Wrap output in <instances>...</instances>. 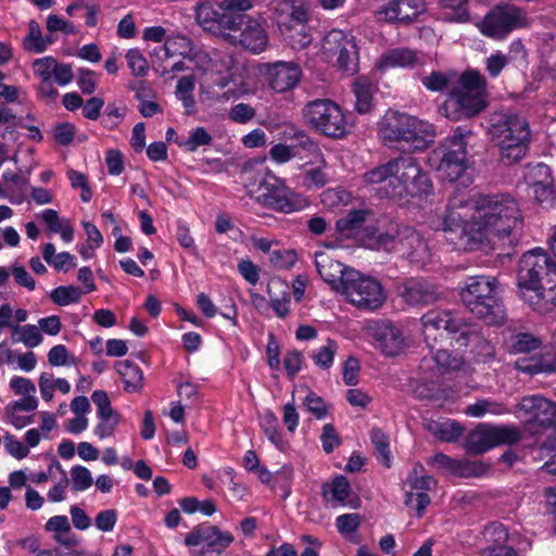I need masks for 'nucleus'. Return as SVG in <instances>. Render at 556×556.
Here are the masks:
<instances>
[{"instance_id":"f257e3e1","label":"nucleus","mask_w":556,"mask_h":556,"mask_svg":"<svg viewBox=\"0 0 556 556\" xmlns=\"http://www.w3.org/2000/svg\"><path fill=\"white\" fill-rule=\"evenodd\" d=\"M523 217L508 194L456 195L442 220L444 238L456 250L490 252L517 243Z\"/></svg>"},{"instance_id":"f03ea898","label":"nucleus","mask_w":556,"mask_h":556,"mask_svg":"<svg viewBox=\"0 0 556 556\" xmlns=\"http://www.w3.org/2000/svg\"><path fill=\"white\" fill-rule=\"evenodd\" d=\"M152 63L155 73L162 77H175L182 72L216 76L214 84L226 89L213 97L219 103L237 100L248 93L240 76L241 65L232 55L214 53L211 56L186 35H168L162 46L154 48Z\"/></svg>"},{"instance_id":"7ed1b4c3","label":"nucleus","mask_w":556,"mask_h":556,"mask_svg":"<svg viewBox=\"0 0 556 556\" xmlns=\"http://www.w3.org/2000/svg\"><path fill=\"white\" fill-rule=\"evenodd\" d=\"M363 184L374 188L381 198L403 202L421 200L433 191L429 175L412 156H400L367 170Z\"/></svg>"},{"instance_id":"20e7f679","label":"nucleus","mask_w":556,"mask_h":556,"mask_svg":"<svg viewBox=\"0 0 556 556\" xmlns=\"http://www.w3.org/2000/svg\"><path fill=\"white\" fill-rule=\"evenodd\" d=\"M422 336L430 350L439 339L450 338L457 349H470L471 353L489 355L491 346L480 334L477 326L466 323L458 314L448 309H431L422 315Z\"/></svg>"},{"instance_id":"39448f33","label":"nucleus","mask_w":556,"mask_h":556,"mask_svg":"<svg viewBox=\"0 0 556 556\" xmlns=\"http://www.w3.org/2000/svg\"><path fill=\"white\" fill-rule=\"evenodd\" d=\"M378 134L386 144L420 151L433 141L434 128L413 115L389 110L378 123Z\"/></svg>"},{"instance_id":"423d86ee","label":"nucleus","mask_w":556,"mask_h":556,"mask_svg":"<svg viewBox=\"0 0 556 556\" xmlns=\"http://www.w3.org/2000/svg\"><path fill=\"white\" fill-rule=\"evenodd\" d=\"M488 132L500 148L501 160L507 165L522 160L531 138L525 116L513 111H498L491 115Z\"/></svg>"},{"instance_id":"0eeeda50","label":"nucleus","mask_w":556,"mask_h":556,"mask_svg":"<svg viewBox=\"0 0 556 556\" xmlns=\"http://www.w3.org/2000/svg\"><path fill=\"white\" fill-rule=\"evenodd\" d=\"M458 84L459 88L452 91L439 109L440 113L451 121L471 118L488 106L486 79L479 72H464Z\"/></svg>"},{"instance_id":"6e6552de","label":"nucleus","mask_w":556,"mask_h":556,"mask_svg":"<svg viewBox=\"0 0 556 556\" xmlns=\"http://www.w3.org/2000/svg\"><path fill=\"white\" fill-rule=\"evenodd\" d=\"M464 305L486 325H501L505 311L497 295V279L491 276H472L464 281L459 292Z\"/></svg>"},{"instance_id":"1a4fd4ad","label":"nucleus","mask_w":556,"mask_h":556,"mask_svg":"<svg viewBox=\"0 0 556 556\" xmlns=\"http://www.w3.org/2000/svg\"><path fill=\"white\" fill-rule=\"evenodd\" d=\"M253 7L254 0L202 1L195 9V18L203 29L227 40V33H238L247 18L251 17L245 12Z\"/></svg>"},{"instance_id":"9d476101","label":"nucleus","mask_w":556,"mask_h":556,"mask_svg":"<svg viewBox=\"0 0 556 556\" xmlns=\"http://www.w3.org/2000/svg\"><path fill=\"white\" fill-rule=\"evenodd\" d=\"M361 241L370 250L401 252L410 263L421 267L430 262L432 255L428 243L412 228H405L397 238H393L374 227H367L362 233Z\"/></svg>"},{"instance_id":"9b49d317","label":"nucleus","mask_w":556,"mask_h":556,"mask_svg":"<svg viewBox=\"0 0 556 556\" xmlns=\"http://www.w3.org/2000/svg\"><path fill=\"white\" fill-rule=\"evenodd\" d=\"M303 118L315 131L334 139L348 135L353 123L349 113L330 99H317L303 109Z\"/></svg>"},{"instance_id":"f8f14e48","label":"nucleus","mask_w":556,"mask_h":556,"mask_svg":"<svg viewBox=\"0 0 556 556\" xmlns=\"http://www.w3.org/2000/svg\"><path fill=\"white\" fill-rule=\"evenodd\" d=\"M470 135L469 128L459 126L433 151L430 162L439 160L435 169L442 179L457 181L466 174L469 168L466 147Z\"/></svg>"},{"instance_id":"ddd939ff","label":"nucleus","mask_w":556,"mask_h":556,"mask_svg":"<svg viewBox=\"0 0 556 556\" xmlns=\"http://www.w3.org/2000/svg\"><path fill=\"white\" fill-rule=\"evenodd\" d=\"M258 199L266 207L283 214H291L304 210L308 205L306 197L294 192L285 180L265 168L260 181Z\"/></svg>"},{"instance_id":"4468645a","label":"nucleus","mask_w":556,"mask_h":556,"mask_svg":"<svg viewBox=\"0 0 556 556\" xmlns=\"http://www.w3.org/2000/svg\"><path fill=\"white\" fill-rule=\"evenodd\" d=\"M340 294L356 308L366 312L381 308L387 300V292L380 281L358 270H352L346 275Z\"/></svg>"},{"instance_id":"2eb2a0df","label":"nucleus","mask_w":556,"mask_h":556,"mask_svg":"<svg viewBox=\"0 0 556 556\" xmlns=\"http://www.w3.org/2000/svg\"><path fill=\"white\" fill-rule=\"evenodd\" d=\"M528 14L514 4H497L477 23V27L485 37L503 40L510 33L528 27Z\"/></svg>"},{"instance_id":"dca6fc26","label":"nucleus","mask_w":556,"mask_h":556,"mask_svg":"<svg viewBox=\"0 0 556 556\" xmlns=\"http://www.w3.org/2000/svg\"><path fill=\"white\" fill-rule=\"evenodd\" d=\"M553 281H556V264L543 249H533L521 256L517 276L519 291Z\"/></svg>"},{"instance_id":"f3484780","label":"nucleus","mask_w":556,"mask_h":556,"mask_svg":"<svg viewBox=\"0 0 556 556\" xmlns=\"http://www.w3.org/2000/svg\"><path fill=\"white\" fill-rule=\"evenodd\" d=\"M370 344L386 357L404 354L412 344L410 337L390 321H370L366 327Z\"/></svg>"},{"instance_id":"a211bd4d","label":"nucleus","mask_w":556,"mask_h":556,"mask_svg":"<svg viewBox=\"0 0 556 556\" xmlns=\"http://www.w3.org/2000/svg\"><path fill=\"white\" fill-rule=\"evenodd\" d=\"M520 439L521 432L516 426L481 424L469 434L468 446L471 452L481 454L498 445L516 443Z\"/></svg>"},{"instance_id":"6ab92c4d","label":"nucleus","mask_w":556,"mask_h":556,"mask_svg":"<svg viewBox=\"0 0 556 556\" xmlns=\"http://www.w3.org/2000/svg\"><path fill=\"white\" fill-rule=\"evenodd\" d=\"M514 414L526 424L528 430L533 434L539 432L534 426L556 427V405L542 396L523 397L516 406Z\"/></svg>"},{"instance_id":"aec40b11","label":"nucleus","mask_w":556,"mask_h":556,"mask_svg":"<svg viewBox=\"0 0 556 556\" xmlns=\"http://www.w3.org/2000/svg\"><path fill=\"white\" fill-rule=\"evenodd\" d=\"M321 51L329 62H336L342 70H355L357 47L350 34L340 29L330 30L323 40Z\"/></svg>"},{"instance_id":"412c9836","label":"nucleus","mask_w":556,"mask_h":556,"mask_svg":"<svg viewBox=\"0 0 556 556\" xmlns=\"http://www.w3.org/2000/svg\"><path fill=\"white\" fill-rule=\"evenodd\" d=\"M31 67L34 75L40 80L39 91L49 98H53L58 94L53 83L64 87L74 78L71 65L60 63L53 56L36 59Z\"/></svg>"},{"instance_id":"4be33fe9","label":"nucleus","mask_w":556,"mask_h":556,"mask_svg":"<svg viewBox=\"0 0 556 556\" xmlns=\"http://www.w3.org/2000/svg\"><path fill=\"white\" fill-rule=\"evenodd\" d=\"M233 542L229 532H222L216 527H200L189 532L185 544L190 547H200L191 551L190 556H220Z\"/></svg>"},{"instance_id":"5701e85b","label":"nucleus","mask_w":556,"mask_h":556,"mask_svg":"<svg viewBox=\"0 0 556 556\" xmlns=\"http://www.w3.org/2000/svg\"><path fill=\"white\" fill-rule=\"evenodd\" d=\"M434 484L432 477L425 473L422 465L415 464L408 477L404 481L405 505L416 510L417 517H422L430 504L428 491Z\"/></svg>"},{"instance_id":"b1692460","label":"nucleus","mask_w":556,"mask_h":556,"mask_svg":"<svg viewBox=\"0 0 556 556\" xmlns=\"http://www.w3.org/2000/svg\"><path fill=\"white\" fill-rule=\"evenodd\" d=\"M270 11L281 34L287 35L295 26L303 27L308 22L311 3L308 0H274Z\"/></svg>"},{"instance_id":"393cba45","label":"nucleus","mask_w":556,"mask_h":556,"mask_svg":"<svg viewBox=\"0 0 556 556\" xmlns=\"http://www.w3.org/2000/svg\"><path fill=\"white\" fill-rule=\"evenodd\" d=\"M264 23L263 17L256 18L251 16L247 18L238 33H227V41L233 46H240L254 54H258L268 46V35Z\"/></svg>"},{"instance_id":"a878e982","label":"nucleus","mask_w":556,"mask_h":556,"mask_svg":"<svg viewBox=\"0 0 556 556\" xmlns=\"http://www.w3.org/2000/svg\"><path fill=\"white\" fill-rule=\"evenodd\" d=\"M429 356H425L420 363V370L425 375L426 381H435L440 377L459 371L464 366L463 357L453 355L445 349L434 348Z\"/></svg>"},{"instance_id":"bb28decb","label":"nucleus","mask_w":556,"mask_h":556,"mask_svg":"<svg viewBox=\"0 0 556 556\" xmlns=\"http://www.w3.org/2000/svg\"><path fill=\"white\" fill-rule=\"evenodd\" d=\"M425 10V0H390L376 12L378 21L407 23Z\"/></svg>"},{"instance_id":"cd10ccee","label":"nucleus","mask_w":556,"mask_h":556,"mask_svg":"<svg viewBox=\"0 0 556 556\" xmlns=\"http://www.w3.org/2000/svg\"><path fill=\"white\" fill-rule=\"evenodd\" d=\"M315 265L321 279L338 293H341L343 289L346 275L354 270L353 268L345 267L341 262L333 260L325 251L315 253Z\"/></svg>"},{"instance_id":"c85d7f7f","label":"nucleus","mask_w":556,"mask_h":556,"mask_svg":"<svg viewBox=\"0 0 556 556\" xmlns=\"http://www.w3.org/2000/svg\"><path fill=\"white\" fill-rule=\"evenodd\" d=\"M267 80L273 90L286 92L293 89L300 81L302 71L293 62H276L267 65Z\"/></svg>"},{"instance_id":"c756f323","label":"nucleus","mask_w":556,"mask_h":556,"mask_svg":"<svg viewBox=\"0 0 556 556\" xmlns=\"http://www.w3.org/2000/svg\"><path fill=\"white\" fill-rule=\"evenodd\" d=\"M424 64V58L408 48H394L382 53L375 63V68L387 72L391 68H414Z\"/></svg>"},{"instance_id":"7c9ffc66","label":"nucleus","mask_w":556,"mask_h":556,"mask_svg":"<svg viewBox=\"0 0 556 556\" xmlns=\"http://www.w3.org/2000/svg\"><path fill=\"white\" fill-rule=\"evenodd\" d=\"M531 290L519 291L521 299L540 314L556 311V281L534 286Z\"/></svg>"},{"instance_id":"2f4dec72","label":"nucleus","mask_w":556,"mask_h":556,"mask_svg":"<svg viewBox=\"0 0 556 556\" xmlns=\"http://www.w3.org/2000/svg\"><path fill=\"white\" fill-rule=\"evenodd\" d=\"M305 147L312 159L307 164H314L315 167L307 168L304 172L303 184L307 188H323L328 182L326 169L328 164L320 148L309 139H306Z\"/></svg>"},{"instance_id":"473e14b6","label":"nucleus","mask_w":556,"mask_h":556,"mask_svg":"<svg viewBox=\"0 0 556 556\" xmlns=\"http://www.w3.org/2000/svg\"><path fill=\"white\" fill-rule=\"evenodd\" d=\"M38 407L37 397L21 399L10 402L5 405L3 412V420L12 425L16 429L25 428L33 424V416L24 415L23 413H33Z\"/></svg>"},{"instance_id":"72a5a7b5","label":"nucleus","mask_w":556,"mask_h":556,"mask_svg":"<svg viewBox=\"0 0 556 556\" xmlns=\"http://www.w3.org/2000/svg\"><path fill=\"white\" fill-rule=\"evenodd\" d=\"M351 486L344 476H336L331 481L323 485V496L326 502L333 507L350 506L355 507L354 501L350 500Z\"/></svg>"},{"instance_id":"f704fd0d","label":"nucleus","mask_w":556,"mask_h":556,"mask_svg":"<svg viewBox=\"0 0 556 556\" xmlns=\"http://www.w3.org/2000/svg\"><path fill=\"white\" fill-rule=\"evenodd\" d=\"M401 295L412 305L427 304L435 300L432 287L424 280L410 279L403 286Z\"/></svg>"},{"instance_id":"c9c22d12","label":"nucleus","mask_w":556,"mask_h":556,"mask_svg":"<svg viewBox=\"0 0 556 556\" xmlns=\"http://www.w3.org/2000/svg\"><path fill=\"white\" fill-rule=\"evenodd\" d=\"M115 370L124 383L126 392H138L143 387V372L141 368L129 359L116 362Z\"/></svg>"},{"instance_id":"e433bc0d","label":"nucleus","mask_w":556,"mask_h":556,"mask_svg":"<svg viewBox=\"0 0 556 556\" xmlns=\"http://www.w3.org/2000/svg\"><path fill=\"white\" fill-rule=\"evenodd\" d=\"M516 368L528 374L552 372L556 369V357L551 353H534L529 358L517 359Z\"/></svg>"},{"instance_id":"4c0bfd02","label":"nucleus","mask_w":556,"mask_h":556,"mask_svg":"<svg viewBox=\"0 0 556 556\" xmlns=\"http://www.w3.org/2000/svg\"><path fill=\"white\" fill-rule=\"evenodd\" d=\"M353 91L356 98L355 109L359 114L371 111L374 96L377 91L376 85L365 76L358 77L353 84Z\"/></svg>"},{"instance_id":"58836bf2","label":"nucleus","mask_w":556,"mask_h":556,"mask_svg":"<svg viewBox=\"0 0 556 556\" xmlns=\"http://www.w3.org/2000/svg\"><path fill=\"white\" fill-rule=\"evenodd\" d=\"M197 75L200 74L191 72V74L180 77L176 84L175 97L181 102L185 113L188 115L194 114L197 111V103L193 96Z\"/></svg>"},{"instance_id":"ea45409f","label":"nucleus","mask_w":556,"mask_h":556,"mask_svg":"<svg viewBox=\"0 0 556 556\" xmlns=\"http://www.w3.org/2000/svg\"><path fill=\"white\" fill-rule=\"evenodd\" d=\"M371 215L372 212L366 207L351 210L345 216L337 220V230L343 237H351Z\"/></svg>"},{"instance_id":"a19ab883","label":"nucleus","mask_w":556,"mask_h":556,"mask_svg":"<svg viewBox=\"0 0 556 556\" xmlns=\"http://www.w3.org/2000/svg\"><path fill=\"white\" fill-rule=\"evenodd\" d=\"M464 413L473 418H482L485 415H506L510 414L511 410L502 402H497L491 399H479L475 403L468 405Z\"/></svg>"},{"instance_id":"79ce46f5","label":"nucleus","mask_w":556,"mask_h":556,"mask_svg":"<svg viewBox=\"0 0 556 556\" xmlns=\"http://www.w3.org/2000/svg\"><path fill=\"white\" fill-rule=\"evenodd\" d=\"M45 531L51 533L56 543L65 546L74 544L72 529L68 518L65 515H56L48 519Z\"/></svg>"},{"instance_id":"37998d69","label":"nucleus","mask_w":556,"mask_h":556,"mask_svg":"<svg viewBox=\"0 0 556 556\" xmlns=\"http://www.w3.org/2000/svg\"><path fill=\"white\" fill-rule=\"evenodd\" d=\"M38 387L41 399L45 402H51L54 392L60 391L62 394H67L71 391V383L64 378H54L52 374L42 372L38 379Z\"/></svg>"},{"instance_id":"c03bdc74","label":"nucleus","mask_w":556,"mask_h":556,"mask_svg":"<svg viewBox=\"0 0 556 556\" xmlns=\"http://www.w3.org/2000/svg\"><path fill=\"white\" fill-rule=\"evenodd\" d=\"M53 38L48 35L43 36L39 24L36 21L28 23V33L23 39V47L25 50L34 53L45 52L50 45L53 43Z\"/></svg>"},{"instance_id":"a18cd8bd","label":"nucleus","mask_w":556,"mask_h":556,"mask_svg":"<svg viewBox=\"0 0 556 556\" xmlns=\"http://www.w3.org/2000/svg\"><path fill=\"white\" fill-rule=\"evenodd\" d=\"M261 428L271 444L281 452L289 447L288 441L285 439L282 431L279 429L278 419L271 412H266L260 421Z\"/></svg>"},{"instance_id":"49530a36","label":"nucleus","mask_w":556,"mask_h":556,"mask_svg":"<svg viewBox=\"0 0 556 556\" xmlns=\"http://www.w3.org/2000/svg\"><path fill=\"white\" fill-rule=\"evenodd\" d=\"M11 341L12 343H22L28 349H34L43 342V336L40 333L37 325H17L12 329Z\"/></svg>"},{"instance_id":"de8ad7c7","label":"nucleus","mask_w":556,"mask_h":556,"mask_svg":"<svg viewBox=\"0 0 556 556\" xmlns=\"http://www.w3.org/2000/svg\"><path fill=\"white\" fill-rule=\"evenodd\" d=\"M483 534L490 545L517 544L519 538L517 532H509L501 522H492L488 525Z\"/></svg>"},{"instance_id":"09e8293b","label":"nucleus","mask_w":556,"mask_h":556,"mask_svg":"<svg viewBox=\"0 0 556 556\" xmlns=\"http://www.w3.org/2000/svg\"><path fill=\"white\" fill-rule=\"evenodd\" d=\"M432 462L439 468H442L455 476H470L477 473L475 469V467L478 466L477 464L463 463L453 459L445 454H437Z\"/></svg>"},{"instance_id":"8fccbe9b","label":"nucleus","mask_w":556,"mask_h":556,"mask_svg":"<svg viewBox=\"0 0 556 556\" xmlns=\"http://www.w3.org/2000/svg\"><path fill=\"white\" fill-rule=\"evenodd\" d=\"M84 291L76 286H60L51 290L49 298L59 306L76 304L81 300Z\"/></svg>"},{"instance_id":"3c124183","label":"nucleus","mask_w":556,"mask_h":556,"mask_svg":"<svg viewBox=\"0 0 556 556\" xmlns=\"http://www.w3.org/2000/svg\"><path fill=\"white\" fill-rule=\"evenodd\" d=\"M305 141L299 144H274L269 150V157L277 164H283L300 155L301 150H306Z\"/></svg>"},{"instance_id":"603ef678","label":"nucleus","mask_w":556,"mask_h":556,"mask_svg":"<svg viewBox=\"0 0 556 556\" xmlns=\"http://www.w3.org/2000/svg\"><path fill=\"white\" fill-rule=\"evenodd\" d=\"M58 470L61 473L60 480L48 491V500L52 503H60L66 498V490L68 488V478L66 471L62 468L59 462H53L49 465V471Z\"/></svg>"},{"instance_id":"864d4df0","label":"nucleus","mask_w":556,"mask_h":556,"mask_svg":"<svg viewBox=\"0 0 556 556\" xmlns=\"http://www.w3.org/2000/svg\"><path fill=\"white\" fill-rule=\"evenodd\" d=\"M430 429L435 437L446 442L456 441L463 433V428L451 419L433 422Z\"/></svg>"},{"instance_id":"5fc2aeb1","label":"nucleus","mask_w":556,"mask_h":556,"mask_svg":"<svg viewBox=\"0 0 556 556\" xmlns=\"http://www.w3.org/2000/svg\"><path fill=\"white\" fill-rule=\"evenodd\" d=\"M541 346L540 339L529 334V333H518L510 339L508 349L511 353L519 354H529L534 352L536 349Z\"/></svg>"},{"instance_id":"6e6d98bb","label":"nucleus","mask_w":556,"mask_h":556,"mask_svg":"<svg viewBox=\"0 0 556 556\" xmlns=\"http://www.w3.org/2000/svg\"><path fill=\"white\" fill-rule=\"evenodd\" d=\"M553 179L551 168L543 163L529 165L525 174V180L529 188L543 185L545 181L548 182Z\"/></svg>"},{"instance_id":"4d7b16f0","label":"nucleus","mask_w":556,"mask_h":556,"mask_svg":"<svg viewBox=\"0 0 556 556\" xmlns=\"http://www.w3.org/2000/svg\"><path fill=\"white\" fill-rule=\"evenodd\" d=\"M212 136L204 127H195L190 131L189 137L179 142V147L188 152H195L200 147L210 146L212 143Z\"/></svg>"},{"instance_id":"13d9d810","label":"nucleus","mask_w":556,"mask_h":556,"mask_svg":"<svg viewBox=\"0 0 556 556\" xmlns=\"http://www.w3.org/2000/svg\"><path fill=\"white\" fill-rule=\"evenodd\" d=\"M371 443L375 446L377 457L381 460V463L386 467H390L391 465V453L389 447V438L386 435V433L375 428L371 430L370 433Z\"/></svg>"},{"instance_id":"bf43d9fd","label":"nucleus","mask_w":556,"mask_h":556,"mask_svg":"<svg viewBox=\"0 0 556 556\" xmlns=\"http://www.w3.org/2000/svg\"><path fill=\"white\" fill-rule=\"evenodd\" d=\"M467 1L468 0H441L445 18L453 22L467 21Z\"/></svg>"},{"instance_id":"052dcab7","label":"nucleus","mask_w":556,"mask_h":556,"mask_svg":"<svg viewBox=\"0 0 556 556\" xmlns=\"http://www.w3.org/2000/svg\"><path fill=\"white\" fill-rule=\"evenodd\" d=\"M70 473L72 480V489L76 492H84L88 490L93 483L91 471L81 465L73 466Z\"/></svg>"},{"instance_id":"680f3d73","label":"nucleus","mask_w":556,"mask_h":556,"mask_svg":"<svg viewBox=\"0 0 556 556\" xmlns=\"http://www.w3.org/2000/svg\"><path fill=\"white\" fill-rule=\"evenodd\" d=\"M337 350L338 344L332 340H328L326 345L313 352L312 358L318 367L327 369L331 367Z\"/></svg>"},{"instance_id":"e2e57ef3","label":"nucleus","mask_w":556,"mask_h":556,"mask_svg":"<svg viewBox=\"0 0 556 556\" xmlns=\"http://www.w3.org/2000/svg\"><path fill=\"white\" fill-rule=\"evenodd\" d=\"M529 189L531 190L534 199L545 207H551L556 202V187L554 179Z\"/></svg>"},{"instance_id":"0e129e2a","label":"nucleus","mask_w":556,"mask_h":556,"mask_svg":"<svg viewBox=\"0 0 556 556\" xmlns=\"http://www.w3.org/2000/svg\"><path fill=\"white\" fill-rule=\"evenodd\" d=\"M298 261V254L292 249L274 250L270 252L269 262L278 269H290Z\"/></svg>"},{"instance_id":"69168bd1","label":"nucleus","mask_w":556,"mask_h":556,"mask_svg":"<svg viewBox=\"0 0 556 556\" xmlns=\"http://www.w3.org/2000/svg\"><path fill=\"white\" fill-rule=\"evenodd\" d=\"M66 176L73 189H80L81 201L85 203L89 202L92 198V191L89 187L88 177L84 173L75 169H68Z\"/></svg>"},{"instance_id":"338daca9","label":"nucleus","mask_w":556,"mask_h":556,"mask_svg":"<svg viewBox=\"0 0 556 556\" xmlns=\"http://www.w3.org/2000/svg\"><path fill=\"white\" fill-rule=\"evenodd\" d=\"M126 61L132 75L144 77L149 72L148 61L138 49H129L126 53Z\"/></svg>"},{"instance_id":"774afa93","label":"nucleus","mask_w":556,"mask_h":556,"mask_svg":"<svg viewBox=\"0 0 556 556\" xmlns=\"http://www.w3.org/2000/svg\"><path fill=\"white\" fill-rule=\"evenodd\" d=\"M351 199V193L342 188H330L321 193V203L329 207L346 205Z\"/></svg>"}]
</instances>
